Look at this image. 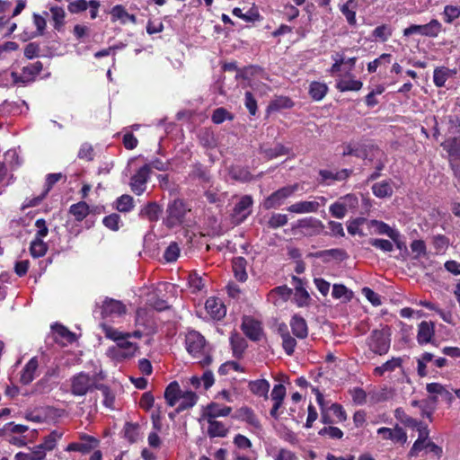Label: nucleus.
Segmentation results:
<instances>
[{
    "instance_id": "nucleus-1",
    "label": "nucleus",
    "mask_w": 460,
    "mask_h": 460,
    "mask_svg": "<svg viewBox=\"0 0 460 460\" xmlns=\"http://www.w3.org/2000/svg\"><path fill=\"white\" fill-rule=\"evenodd\" d=\"M187 351L195 358H201L199 363L202 366H208L211 363L212 358L206 351V341L204 337L196 331H190L187 333L185 339Z\"/></svg>"
},
{
    "instance_id": "nucleus-2",
    "label": "nucleus",
    "mask_w": 460,
    "mask_h": 460,
    "mask_svg": "<svg viewBox=\"0 0 460 460\" xmlns=\"http://www.w3.org/2000/svg\"><path fill=\"white\" fill-rule=\"evenodd\" d=\"M102 330L108 339L117 342V346L122 350L121 355L123 357H132L135 354L137 347L135 343L128 341L131 337L130 332L122 333L105 324L102 325Z\"/></svg>"
},
{
    "instance_id": "nucleus-3",
    "label": "nucleus",
    "mask_w": 460,
    "mask_h": 460,
    "mask_svg": "<svg viewBox=\"0 0 460 460\" xmlns=\"http://www.w3.org/2000/svg\"><path fill=\"white\" fill-rule=\"evenodd\" d=\"M367 344L369 349L376 354H386L390 348V330L388 327H384L381 330H374L368 340Z\"/></svg>"
},
{
    "instance_id": "nucleus-4",
    "label": "nucleus",
    "mask_w": 460,
    "mask_h": 460,
    "mask_svg": "<svg viewBox=\"0 0 460 460\" xmlns=\"http://www.w3.org/2000/svg\"><path fill=\"white\" fill-rule=\"evenodd\" d=\"M70 383L71 393L75 396L85 395L88 392H91L93 388L98 386L95 384L94 378L84 372L73 376L70 379Z\"/></svg>"
},
{
    "instance_id": "nucleus-5",
    "label": "nucleus",
    "mask_w": 460,
    "mask_h": 460,
    "mask_svg": "<svg viewBox=\"0 0 460 460\" xmlns=\"http://www.w3.org/2000/svg\"><path fill=\"white\" fill-rule=\"evenodd\" d=\"M298 189L299 185L296 183L285 186L274 191L263 201V208L265 209H271L280 207L284 204L285 200L297 191Z\"/></svg>"
},
{
    "instance_id": "nucleus-6",
    "label": "nucleus",
    "mask_w": 460,
    "mask_h": 460,
    "mask_svg": "<svg viewBox=\"0 0 460 460\" xmlns=\"http://www.w3.org/2000/svg\"><path fill=\"white\" fill-rule=\"evenodd\" d=\"M186 208L181 200H174L168 206L165 224L169 227H173L181 224L186 214Z\"/></svg>"
},
{
    "instance_id": "nucleus-7",
    "label": "nucleus",
    "mask_w": 460,
    "mask_h": 460,
    "mask_svg": "<svg viewBox=\"0 0 460 460\" xmlns=\"http://www.w3.org/2000/svg\"><path fill=\"white\" fill-rule=\"evenodd\" d=\"M43 68L41 62L37 61L22 68V73L19 75L16 72L11 73V77L15 84H27L34 80L35 76L39 75Z\"/></svg>"
},
{
    "instance_id": "nucleus-8",
    "label": "nucleus",
    "mask_w": 460,
    "mask_h": 460,
    "mask_svg": "<svg viewBox=\"0 0 460 460\" xmlns=\"http://www.w3.org/2000/svg\"><path fill=\"white\" fill-rule=\"evenodd\" d=\"M293 229H300L305 235L313 236L321 234L323 229V224L314 217H307L298 220L294 225Z\"/></svg>"
},
{
    "instance_id": "nucleus-9",
    "label": "nucleus",
    "mask_w": 460,
    "mask_h": 460,
    "mask_svg": "<svg viewBox=\"0 0 460 460\" xmlns=\"http://www.w3.org/2000/svg\"><path fill=\"white\" fill-rule=\"evenodd\" d=\"M99 443L100 442L96 438L86 434H82L80 436V441L70 443L66 450L69 452L75 451L82 454H87L93 449L96 448L99 446Z\"/></svg>"
},
{
    "instance_id": "nucleus-10",
    "label": "nucleus",
    "mask_w": 460,
    "mask_h": 460,
    "mask_svg": "<svg viewBox=\"0 0 460 460\" xmlns=\"http://www.w3.org/2000/svg\"><path fill=\"white\" fill-rule=\"evenodd\" d=\"M127 312L126 305L119 300L105 298L102 305V317H119Z\"/></svg>"
},
{
    "instance_id": "nucleus-11",
    "label": "nucleus",
    "mask_w": 460,
    "mask_h": 460,
    "mask_svg": "<svg viewBox=\"0 0 460 460\" xmlns=\"http://www.w3.org/2000/svg\"><path fill=\"white\" fill-rule=\"evenodd\" d=\"M150 174V166L148 164H145L142 166L136 174H134L131 178V190L137 195H141L146 190V184L149 178Z\"/></svg>"
},
{
    "instance_id": "nucleus-12",
    "label": "nucleus",
    "mask_w": 460,
    "mask_h": 460,
    "mask_svg": "<svg viewBox=\"0 0 460 460\" xmlns=\"http://www.w3.org/2000/svg\"><path fill=\"white\" fill-rule=\"evenodd\" d=\"M367 227L370 234H385L391 239H396L398 231L389 226L386 223L378 220H367Z\"/></svg>"
},
{
    "instance_id": "nucleus-13",
    "label": "nucleus",
    "mask_w": 460,
    "mask_h": 460,
    "mask_svg": "<svg viewBox=\"0 0 460 460\" xmlns=\"http://www.w3.org/2000/svg\"><path fill=\"white\" fill-rule=\"evenodd\" d=\"M241 328L243 333L252 341H259L261 337V324L252 317H243Z\"/></svg>"
},
{
    "instance_id": "nucleus-14",
    "label": "nucleus",
    "mask_w": 460,
    "mask_h": 460,
    "mask_svg": "<svg viewBox=\"0 0 460 460\" xmlns=\"http://www.w3.org/2000/svg\"><path fill=\"white\" fill-rule=\"evenodd\" d=\"M205 308L208 314L216 320H221L226 314V309L221 299L209 297L207 299Z\"/></svg>"
},
{
    "instance_id": "nucleus-15",
    "label": "nucleus",
    "mask_w": 460,
    "mask_h": 460,
    "mask_svg": "<svg viewBox=\"0 0 460 460\" xmlns=\"http://www.w3.org/2000/svg\"><path fill=\"white\" fill-rule=\"evenodd\" d=\"M252 205V199L251 196L245 195L241 198L239 202L235 205L233 217L237 222L243 221L251 213L250 208Z\"/></svg>"
},
{
    "instance_id": "nucleus-16",
    "label": "nucleus",
    "mask_w": 460,
    "mask_h": 460,
    "mask_svg": "<svg viewBox=\"0 0 460 460\" xmlns=\"http://www.w3.org/2000/svg\"><path fill=\"white\" fill-rule=\"evenodd\" d=\"M320 208V203L318 201H298L292 205H290L287 210L290 213L295 214H306V213H314L317 212Z\"/></svg>"
},
{
    "instance_id": "nucleus-17",
    "label": "nucleus",
    "mask_w": 460,
    "mask_h": 460,
    "mask_svg": "<svg viewBox=\"0 0 460 460\" xmlns=\"http://www.w3.org/2000/svg\"><path fill=\"white\" fill-rule=\"evenodd\" d=\"M231 411L232 408L229 406H222L217 402H211L204 409L202 418L217 419L218 417H226Z\"/></svg>"
},
{
    "instance_id": "nucleus-18",
    "label": "nucleus",
    "mask_w": 460,
    "mask_h": 460,
    "mask_svg": "<svg viewBox=\"0 0 460 460\" xmlns=\"http://www.w3.org/2000/svg\"><path fill=\"white\" fill-rule=\"evenodd\" d=\"M278 332L282 339V346L287 354L292 355L296 346V341L290 335L287 324L280 323L278 326Z\"/></svg>"
},
{
    "instance_id": "nucleus-19",
    "label": "nucleus",
    "mask_w": 460,
    "mask_h": 460,
    "mask_svg": "<svg viewBox=\"0 0 460 460\" xmlns=\"http://www.w3.org/2000/svg\"><path fill=\"white\" fill-rule=\"evenodd\" d=\"M39 367V362L36 357L31 358L22 370L20 381L23 385H28L33 381Z\"/></svg>"
},
{
    "instance_id": "nucleus-20",
    "label": "nucleus",
    "mask_w": 460,
    "mask_h": 460,
    "mask_svg": "<svg viewBox=\"0 0 460 460\" xmlns=\"http://www.w3.org/2000/svg\"><path fill=\"white\" fill-rule=\"evenodd\" d=\"M236 419L246 422L254 429H260L261 428V423L254 411L249 407H241L235 412Z\"/></svg>"
},
{
    "instance_id": "nucleus-21",
    "label": "nucleus",
    "mask_w": 460,
    "mask_h": 460,
    "mask_svg": "<svg viewBox=\"0 0 460 460\" xmlns=\"http://www.w3.org/2000/svg\"><path fill=\"white\" fill-rule=\"evenodd\" d=\"M207 420L208 426L207 433L210 438H225L228 433V429L222 421L217 420V419L203 418Z\"/></svg>"
},
{
    "instance_id": "nucleus-22",
    "label": "nucleus",
    "mask_w": 460,
    "mask_h": 460,
    "mask_svg": "<svg viewBox=\"0 0 460 460\" xmlns=\"http://www.w3.org/2000/svg\"><path fill=\"white\" fill-rule=\"evenodd\" d=\"M293 281L296 284L294 300L298 306L307 305L310 301V295L303 287L302 280L297 277H293Z\"/></svg>"
},
{
    "instance_id": "nucleus-23",
    "label": "nucleus",
    "mask_w": 460,
    "mask_h": 460,
    "mask_svg": "<svg viewBox=\"0 0 460 460\" xmlns=\"http://www.w3.org/2000/svg\"><path fill=\"white\" fill-rule=\"evenodd\" d=\"M434 323L423 321L419 324L417 340L420 344L429 343L434 336Z\"/></svg>"
},
{
    "instance_id": "nucleus-24",
    "label": "nucleus",
    "mask_w": 460,
    "mask_h": 460,
    "mask_svg": "<svg viewBox=\"0 0 460 460\" xmlns=\"http://www.w3.org/2000/svg\"><path fill=\"white\" fill-rule=\"evenodd\" d=\"M290 326L293 334L298 339H305L308 334V328L305 320L299 316L294 315L290 320Z\"/></svg>"
},
{
    "instance_id": "nucleus-25",
    "label": "nucleus",
    "mask_w": 460,
    "mask_h": 460,
    "mask_svg": "<svg viewBox=\"0 0 460 460\" xmlns=\"http://www.w3.org/2000/svg\"><path fill=\"white\" fill-rule=\"evenodd\" d=\"M181 391L176 381L170 383L164 391V398L167 404L171 407L176 404L179 398H181Z\"/></svg>"
},
{
    "instance_id": "nucleus-26",
    "label": "nucleus",
    "mask_w": 460,
    "mask_h": 460,
    "mask_svg": "<svg viewBox=\"0 0 460 460\" xmlns=\"http://www.w3.org/2000/svg\"><path fill=\"white\" fill-rule=\"evenodd\" d=\"M292 293V289L287 286H279L270 291L269 297L273 300L274 305H278L279 301H288Z\"/></svg>"
},
{
    "instance_id": "nucleus-27",
    "label": "nucleus",
    "mask_w": 460,
    "mask_h": 460,
    "mask_svg": "<svg viewBox=\"0 0 460 460\" xmlns=\"http://www.w3.org/2000/svg\"><path fill=\"white\" fill-rule=\"evenodd\" d=\"M230 343L233 355L235 358H241L247 347L246 341L237 332H233L230 336Z\"/></svg>"
},
{
    "instance_id": "nucleus-28",
    "label": "nucleus",
    "mask_w": 460,
    "mask_h": 460,
    "mask_svg": "<svg viewBox=\"0 0 460 460\" xmlns=\"http://www.w3.org/2000/svg\"><path fill=\"white\" fill-rule=\"evenodd\" d=\"M356 8L357 3L355 0H346V3L340 6V10L342 14L345 16L348 23L349 25H356Z\"/></svg>"
},
{
    "instance_id": "nucleus-29",
    "label": "nucleus",
    "mask_w": 460,
    "mask_h": 460,
    "mask_svg": "<svg viewBox=\"0 0 460 460\" xmlns=\"http://www.w3.org/2000/svg\"><path fill=\"white\" fill-rule=\"evenodd\" d=\"M233 270L237 280L244 282L247 279L246 261L243 257H236L233 260Z\"/></svg>"
},
{
    "instance_id": "nucleus-30",
    "label": "nucleus",
    "mask_w": 460,
    "mask_h": 460,
    "mask_svg": "<svg viewBox=\"0 0 460 460\" xmlns=\"http://www.w3.org/2000/svg\"><path fill=\"white\" fill-rule=\"evenodd\" d=\"M251 392L258 396L268 398L270 383L265 379H259L249 383Z\"/></svg>"
},
{
    "instance_id": "nucleus-31",
    "label": "nucleus",
    "mask_w": 460,
    "mask_h": 460,
    "mask_svg": "<svg viewBox=\"0 0 460 460\" xmlns=\"http://www.w3.org/2000/svg\"><path fill=\"white\" fill-rule=\"evenodd\" d=\"M421 36L436 38L442 31V24L437 19H432L429 23L421 25Z\"/></svg>"
},
{
    "instance_id": "nucleus-32",
    "label": "nucleus",
    "mask_w": 460,
    "mask_h": 460,
    "mask_svg": "<svg viewBox=\"0 0 460 460\" xmlns=\"http://www.w3.org/2000/svg\"><path fill=\"white\" fill-rule=\"evenodd\" d=\"M332 295L334 298L342 299L344 302H349L353 297V292L342 284H334Z\"/></svg>"
},
{
    "instance_id": "nucleus-33",
    "label": "nucleus",
    "mask_w": 460,
    "mask_h": 460,
    "mask_svg": "<svg viewBox=\"0 0 460 460\" xmlns=\"http://www.w3.org/2000/svg\"><path fill=\"white\" fill-rule=\"evenodd\" d=\"M62 178H63L62 173H50V174H49L47 176V179H46L47 188L44 190L43 194L40 197H38L37 199H35L32 201H31L30 205L31 206H37L44 199V197L48 194V192L50 190L52 186L56 182H58L59 180H61Z\"/></svg>"
},
{
    "instance_id": "nucleus-34",
    "label": "nucleus",
    "mask_w": 460,
    "mask_h": 460,
    "mask_svg": "<svg viewBox=\"0 0 460 460\" xmlns=\"http://www.w3.org/2000/svg\"><path fill=\"white\" fill-rule=\"evenodd\" d=\"M48 251V244L39 238H34L30 246L31 255L34 258H40L46 254Z\"/></svg>"
},
{
    "instance_id": "nucleus-35",
    "label": "nucleus",
    "mask_w": 460,
    "mask_h": 460,
    "mask_svg": "<svg viewBox=\"0 0 460 460\" xmlns=\"http://www.w3.org/2000/svg\"><path fill=\"white\" fill-rule=\"evenodd\" d=\"M372 190L377 198H386L393 194V188L388 181L376 182L372 186Z\"/></svg>"
},
{
    "instance_id": "nucleus-36",
    "label": "nucleus",
    "mask_w": 460,
    "mask_h": 460,
    "mask_svg": "<svg viewBox=\"0 0 460 460\" xmlns=\"http://www.w3.org/2000/svg\"><path fill=\"white\" fill-rule=\"evenodd\" d=\"M328 87L325 84L313 82L310 84L309 93L314 101H321L327 93Z\"/></svg>"
},
{
    "instance_id": "nucleus-37",
    "label": "nucleus",
    "mask_w": 460,
    "mask_h": 460,
    "mask_svg": "<svg viewBox=\"0 0 460 460\" xmlns=\"http://www.w3.org/2000/svg\"><path fill=\"white\" fill-rule=\"evenodd\" d=\"M162 210L156 203H149L140 211V215L148 218L150 221H156L159 218Z\"/></svg>"
},
{
    "instance_id": "nucleus-38",
    "label": "nucleus",
    "mask_w": 460,
    "mask_h": 460,
    "mask_svg": "<svg viewBox=\"0 0 460 460\" xmlns=\"http://www.w3.org/2000/svg\"><path fill=\"white\" fill-rule=\"evenodd\" d=\"M402 360L400 358H393L392 359L386 361L380 367H376L374 369V373L377 376H383L385 372H392L396 367L401 366Z\"/></svg>"
},
{
    "instance_id": "nucleus-39",
    "label": "nucleus",
    "mask_w": 460,
    "mask_h": 460,
    "mask_svg": "<svg viewBox=\"0 0 460 460\" xmlns=\"http://www.w3.org/2000/svg\"><path fill=\"white\" fill-rule=\"evenodd\" d=\"M69 212L75 217L77 221H82L89 213V206L80 201L70 207Z\"/></svg>"
},
{
    "instance_id": "nucleus-40",
    "label": "nucleus",
    "mask_w": 460,
    "mask_h": 460,
    "mask_svg": "<svg viewBox=\"0 0 460 460\" xmlns=\"http://www.w3.org/2000/svg\"><path fill=\"white\" fill-rule=\"evenodd\" d=\"M181 402L177 409V411H184L191 408L197 402L198 396L195 393L187 391L181 395Z\"/></svg>"
},
{
    "instance_id": "nucleus-41",
    "label": "nucleus",
    "mask_w": 460,
    "mask_h": 460,
    "mask_svg": "<svg viewBox=\"0 0 460 460\" xmlns=\"http://www.w3.org/2000/svg\"><path fill=\"white\" fill-rule=\"evenodd\" d=\"M362 83L358 80L353 79H341L337 83V88L341 92H346V91H358L362 87Z\"/></svg>"
},
{
    "instance_id": "nucleus-42",
    "label": "nucleus",
    "mask_w": 460,
    "mask_h": 460,
    "mask_svg": "<svg viewBox=\"0 0 460 460\" xmlns=\"http://www.w3.org/2000/svg\"><path fill=\"white\" fill-rule=\"evenodd\" d=\"M323 181L332 180V181H342L349 177V171L343 169L340 172H333L329 170H321L319 172Z\"/></svg>"
},
{
    "instance_id": "nucleus-43",
    "label": "nucleus",
    "mask_w": 460,
    "mask_h": 460,
    "mask_svg": "<svg viewBox=\"0 0 460 460\" xmlns=\"http://www.w3.org/2000/svg\"><path fill=\"white\" fill-rule=\"evenodd\" d=\"M367 225V218L364 217H358L356 219H353L348 223L347 229L348 232L351 235L358 234L360 236H365L366 234L362 232L360 229L361 225Z\"/></svg>"
},
{
    "instance_id": "nucleus-44",
    "label": "nucleus",
    "mask_w": 460,
    "mask_h": 460,
    "mask_svg": "<svg viewBox=\"0 0 460 460\" xmlns=\"http://www.w3.org/2000/svg\"><path fill=\"white\" fill-rule=\"evenodd\" d=\"M52 20L54 22V28L56 30H60L64 24V19L66 16V13L62 7L53 6L50 8Z\"/></svg>"
},
{
    "instance_id": "nucleus-45",
    "label": "nucleus",
    "mask_w": 460,
    "mask_h": 460,
    "mask_svg": "<svg viewBox=\"0 0 460 460\" xmlns=\"http://www.w3.org/2000/svg\"><path fill=\"white\" fill-rule=\"evenodd\" d=\"M318 434L332 439H341L343 437L342 430L332 425L323 427L319 430Z\"/></svg>"
},
{
    "instance_id": "nucleus-46",
    "label": "nucleus",
    "mask_w": 460,
    "mask_h": 460,
    "mask_svg": "<svg viewBox=\"0 0 460 460\" xmlns=\"http://www.w3.org/2000/svg\"><path fill=\"white\" fill-rule=\"evenodd\" d=\"M392 33L393 31L387 24H382L380 26H377L373 31V36L383 42L386 41L392 36Z\"/></svg>"
},
{
    "instance_id": "nucleus-47",
    "label": "nucleus",
    "mask_w": 460,
    "mask_h": 460,
    "mask_svg": "<svg viewBox=\"0 0 460 460\" xmlns=\"http://www.w3.org/2000/svg\"><path fill=\"white\" fill-rule=\"evenodd\" d=\"M448 69L445 67H437L434 70L433 81L436 86L442 87L445 85L446 81L448 78Z\"/></svg>"
},
{
    "instance_id": "nucleus-48",
    "label": "nucleus",
    "mask_w": 460,
    "mask_h": 460,
    "mask_svg": "<svg viewBox=\"0 0 460 460\" xmlns=\"http://www.w3.org/2000/svg\"><path fill=\"white\" fill-rule=\"evenodd\" d=\"M288 220V216L285 214H279V213L272 214V216L270 217V219L268 221V226L270 228L276 229V228H279V227H281V226H284L285 225H287Z\"/></svg>"
},
{
    "instance_id": "nucleus-49",
    "label": "nucleus",
    "mask_w": 460,
    "mask_h": 460,
    "mask_svg": "<svg viewBox=\"0 0 460 460\" xmlns=\"http://www.w3.org/2000/svg\"><path fill=\"white\" fill-rule=\"evenodd\" d=\"M444 20L447 23H451L454 20L460 16V7L456 5H446L443 12Z\"/></svg>"
},
{
    "instance_id": "nucleus-50",
    "label": "nucleus",
    "mask_w": 460,
    "mask_h": 460,
    "mask_svg": "<svg viewBox=\"0 0 460 460\" xmlns=\"http://www.w3.org/2000/svg\"><path fill=\"white\" fill-rule=\"evenodd\" d=\"M116 208L120 212H128L133 208V198L129 195H122L117 199Z\"/></svg>"
},
{
    "instance_id": "nucleus-51",
    "label": "nucleus",
    "mask_w": 460,
    "mask_h": 460,
    "mask_svg": "<svg viewBox=\"0 0 460 460\" xmlns=\"http://www.w3.org/2000/svg\"><path fill=\"white\" fill-rule=\"evenodd\" d=\"M263 154L269 159H273L288 153V149L282 145H276L274 147L262 149Z\"/></svg>"
},
{
    "instance_id": "nucleus-52",
    "label": "nucleus",
    "mask_w": 460,
    "mask_h": 460,
    "mask_svg": "<svg viewBox=\"0 0 460 460\" xmlns=\"http://www.w3.org/2000/svg\"><path fill=\"white\" fill-rule=\"evenodd\" d=\"M180 254V248L176 243H171L165 249L164 258L167 262L175 261Z\"/></svg>"
},
{
    "instance_id": "nucleus-53",
    "label": "nucleus",
    "mask_w": 460,
    "mask_h": 460,
    "mask_svg": "<svg viewBox=\"0 0 460 460\" xmlns=\"http://www.w3.org/2000/svg\"><path fill=\"white\" fill-rule=\"evenodd\" d=\"M61 437L62 433L54 430L48 437L45 438L44 442L41 443L40 445L43 447L45 450L50 451L56 447L57 441Z\"/></svg>"
},
{
    "instance_id": "nucleus-54",
    "label": "nucleus",
    "mask_w": 460,
    "mask_h": 460,
    "mask_svg": "<svg viewBox=\"0 0 460 460\" xmlns=\"http://www.w3.org/2000/svg\"><path fill=\"white\" fill-rule=\"evenodd\" d=\"M212 121L216 124H220L226 119H233L232 114L224 108H217L213 111Z\"/></svg>"
},
{
    "instance_id": "nucleus-55",
    "label": "nucleus",
    "mask_w": 460,
    "mask_h": 460,
    "mask_svg": "<svg viewBox=\"0 0 460 460\" xmlns=\"http://www.w3.org/2000/svg\"><path fill=\"white\" fill-rule=\"evenodd\" d=\"M339 200L344 206L347 211L355 209L358 206V199L353 194H347L343 197H341Z\"/></svg>"
},
{
    "instance_id": "nucleus-56",
    "label": "nucleus",
    "mask_w": 460,
    "mask_h": 460,
    "mask_svg": "<svg viewBox=\"0 0 460 460\" xmlns=\"http://www.w3.org/2000/svg\"><path fill=\"white\" fill-rule=\"evenodd\" d=\"M329 210L332 216L338 219L345 217V216L348 213V211L345 209L344 206L341 203L339 199L330 206Z\"/></svg>"
},
{
    "instance_id": "nucleus-57",
    "label": "nucleus",
    "mask_w": 460,
    "mask_h": 460,
    "mask_svg": "<svg viewBox=\"0 0 460 460\" xmlns=\"http://www.w3.org/2000/svg\"><path fill=\"white\" fill-rule=\"evenodd\" d=\"M230 174L233 179L240 181H248L252 179L251 173L243 168H232Z\"/></svg>"
},
{
    "instance_id": "nucleus-58",
    "label": "nucleus",
    "mask_w": 460,
    "mask_h": 460,
    "mask_svg": "<svg viewBox=\"0 0 460 460\" xmlns=\"http://www.w3.org/2000/svg\"><path fill=\"white\" fill-rule=\"evenodd\" d=\"M369 243L383 252H391L394 248L392 242L385 239H370Z\"/></svg>"
},
{
    "instance_id": "nucleus-59",
    "label": "nucleus",
    "mask_w": 460,
    "mask_h": 460,
    "mask_svg": "<svg viewBox=\"0 0 460 460\" xmlns=\"http://www.w3.org/2000/svg\"><path fill=\"white\" fill-rule=\"evenodd\" d=\"M429 443V440H421L417 438V440L413 443L411 448L410 449L408 453V457H416L418 456L419 453L422 451L423 449L427 448V444Z\"/></svg>"
},
{
    "instance_id": "nucleus-60",
    "label": "nucleus",
    "mask_w": 460,
    "mask_h": 460,
    "mask_svg": "<svg viewBox=\"0 0 460 460\" xmlns=\"http://www.w3.org/2000/svg\"><path fill=\"white\" fill-rule=\"evenodd\" d=\"M293 106V102L287 97H279L273 101L269 108L271 110H279V109H285V108H290Z\"/></svg>"
},
{
    "instance_id": "nucleus-61",
    "label": "nucleus",
    "mask_w": 460,
    "mask_h": 460,
    "mask_svg": "<svg viewBox=\"0 0 460 460\" xmlns=\"http://www.w3.org/2000/svg\"><path fill=\"white\" fill-rule=\"evenodd\" d=\"M53 330L67 342H73L75 341V334L67 330L65 326L60 324H55L52 326Z\"/></svg>"
},
{
    "instance_id": "nucleus-62",
    "label": "nucleus",
    "mask_w": 460,
    "mask_h": 460,
    "mask_svg": "<svg viewBox=\"0 0 460 460\" xmlns=\"http://www.w3.org/2000/svg\"><path fill=\"white\" fill-rule=\"evenodd\" d=\"M119 216L118 214H111L105 217L102 220L103 225L111 230L117 231L119 229Z\"/></svg>"
},
{
    "instance_id": "nucleus-63",
    "label": "nucleus",
    "mask_w": 460,
    "mask_h": 460,
    "mask_svg": "<svg viewBox=\"0 0 460 460\" xmlns=\"http://www.w3.org/2000/svg\"><path fill=\"white\" fill-rule=\"evenodd\" d=\"M45 449L40 444L36 446L30 453L26 454L27 459L29 460H43L46 456Z\"/></svg>"
},
{
    "instance_id": "nucleus-64",
    "label": "nucleus",
    "mask_w": 460,
    "mask_h": 460,
    "mask_svg": "<svg viewBox=\"0 0 460 460\" xmlns=\"http://www.w3.org/2000/svg\"><path fill=\"white\" fill-rule=\"evenodd\" d=\"M275 460H298V458L292 451L280 448L275 456Z\"/></svg>"
}]
</instances>
